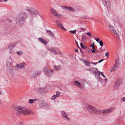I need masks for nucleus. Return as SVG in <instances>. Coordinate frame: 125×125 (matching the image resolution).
<instances>
[{
  "instance_id": "obj_1",
  "label": "nucleus",
  "mask_w": 125,
  "mask_h": 125,
  "mask_svg": "<svg viewBox=\"0 0 125 125\" xmlns=\"http://www.w3.org/2000/svg\"><path fill=\"white\" fill-rule=\"evenodd\" d=\"M27 16V14L25 12L22 11L20 13L16 19L17 24L19 25L22 24Z\"/></svg>"
},
{
  "instance_id": "obj_2",
  "label": "nucleus",
  "mask_w": 125,
  "mask_h": 125,
  "mask_svg": "<svg viewBox=\"0 0 125 125\" xmlns=\"http://www.w3.org/2000/svg\"><path fill=\"white\" fill-rule=\"evenodd\" d=\"M87 110L91 114H97L100 113V111L98 109L91 105L87 104L86 106Z\"/></svg>"
},
{
  "instance_id": "obj_3",
  "label": "nucleus",
  "mask_w": 125,
  "mask_h": 125,
  "mask_svg": "<svg viewBox=\"0 0 125 125\" xmlns=\"http://www.w3.org/2000/svg\"><path fill=\"white\" fill-rule=\"evenodd\" d=\"M16 110L18 113L23 115H28L30 113V110H27L26 108L21 106L17 107Z\"/></svg>"
},
{
  "instance_id": "obj_4",
  "label": "nucleus",
  "mask_w": 125,
  "mask_h": 125,
  "mask_svg": "<svg viewBox=\"0 0 125 125\" xmlns=\"http://www.w3.org/2000/svg\"><path fill=\"white\" fill-rule=\"evenodd\" d=\"M16 110L18 113L23 115H28L30 113V110H27L26 108L21 106L17 107Z\"/></svg>"
},
{
  "instance_id": "obj_5",
  "label": "nucleus",
  "mask_w": 125,
  "mask_h": 125,
  "mask_svg": "<svg viewBox=\"0 0 125 125\" xmlns=\"http://www.w3.org/2000/svg\"><path fill=\"white\" fill-rule=\"evenodd\" d=\"M43 71L44 74L48 77H49L51 76L53 72L52 70L50 71L48 66L44 67L43 69Z\"/></svg>"
},
{
  "instance_id": "obj_6",
  "label": "nucleus",
  "mask_w": 125,
  "mask_h": 125,
  "mask_svg": "<svg viewBox=\"0 0 125 125\" xmlns=\"http://www.w3.org/2000/svg\"><path fill=\"white\" fill-rule=\"evenodd\" d=\"M50 11L53 15L57 18H59L62 16L61 14L58 13L57 11L53 8L51 9L50 10Z\"/></svg>"
},
{
  "instance_id": "obj_7",
  "label": "nucleus",
  "mask_w": 125,
  "mask_h": 125,
  "mask_svg": "<svg viewBox=\"0 0 125 125\" xmlns=\"http://www.w3.org/2000/svg\"><path fill=\"white\" fill-rule=\"evenodd\" d=\"M12 60L11 57H9L7 59V66L9 70H10L12 68Z\"/></svg>"
},
{
  "instance_id": "obj_8",
  "label": "nucleus",
  "mask_w": 125,
  "mask_h": 125,
  "mask_svg": "<svg viewBox=\"0 0 125 125\" xmlns=\"http://www.w3.org/2000/svg\"><path fill=\"white\" fill-rule=\"evenodd\" d=\"M122 83L121 80L119 79H117L114 85V88L115 89H118Z\"/></svg>"
},
{
  "instance_id": "obj_9",
  "label": "nucleus",
  "mask_w": 125,
  "mask_h": 125,
  "mask_svg": "<svg viewBox=\"0 0 125 125\" xmlns=\"http://www.w3.org/2000/svg\"><path fill=\"white\" fill-rule=\"evenodd\" d=\"M47 89L46 86H44L42 88H39V89L38 91V92L40 93L44 94L47 93Z\"/></svg>"
},
{
  "instance_id": "obj_10",
  "label": "nucleus",
  "mask_w": 125,
  "mask_h": 125,
  "mask_svg": "<svg viewBox=\"0 0 125 125\" xmlns=\"http://www.w3.org/2000/svg\"><path fill=\"white\" fill-rule=\"evenodd\" d=\"M38 13V11L37 10L33 8H31L29 11V14H37Z\"/></svg>"
},
{
  "instance_id": "obj_11",
  "label": "nucleus",
  "mask_w": 125,
  "mask_h": 125,
  "mask_svg": "<svg viewBox=\"0 0 125 125\" xmlns=\"http://www.w3.org/2000/svg\"><path fill=\"white\" fill-rule=\"evenodd\" d=\"M103 3L104 5L108 8L110 7L111 3L110 0H105L103 1Z\"/></svg>"
},
{
  "instance_id": "obj_12",
  "label": "nucleus",
  "mask_w": 125,
  "mask_h": 125,
  "mask_svg": "<svg viewBox=\"0 0 125 125\" xmlns=\"http://www.w3.org/2000/svg\"><path fill=\"white\" fill-rule=\"evenodd\" d=\"M61 114L62 116L67 121H69L70 120V119L68 117V115L65 112L63 111H62L61 112Z\"/></svg>"
},
{
  "instance_id": "obj_13",
  "label": "nucleus",
  "mask_w": 125,
  "mask_h": 125,
  "mask_svg": "<svg viewBox=\"0 0 125 125\" xmlns=\"http://www.w3.org/2000/svg\"><path fill=\"white\" fill-rule=\"evenodd\" d=\"M25 63L23 62L19 64L16 65V68L17 69H20L23 68L25 65Z\"/></svg>"
},
{
  "instance_id": "obj_14",
  "label": "nucleus",
  "mask_w": 125,
  "mask_h": 125,
  "mask_svg": "<svg viewBox=\"0 0 125 125\" xmlns=\"http://www.w3.org/2000/svg\"><path fill=\"white\" fill-rule=\"evenodd\" d=\"M60 22H61V21H60L59 20H57L56 21V23L57 24V25L59 27H61L65 31H66V29L64 28L63 26L62 25V24L60 23Z\"/></svg>"
},
{
  "instance_id": "obj_15",
  "label": "nucleus",
  "mask_w": 125,
  "mask_h": 125,
  "mask_svg": "<svg viewBox=\"0 0 125 125\" xmlns=\"http://www.w3.org/2000/svg\"><path fill=\"white\" fill-rule=\"evenodd\" d=\"M109 29L111 32H114V33L115 34L116 33L117 34V33L115 31V30L112 26L110 25L109 27Z\"/></svg>"
},
{
  "instance_id": "obj_16",
  "label": "nucleus",
  "mask_w": 125,
  "mask_h": 125,
  "mask_svg": "<svg viewBox=\"0 0 125 125\" xmlns=\"http://www.w3.org/2000/svg\"><path fill=\"white\" fill-rule=\"evenodd\" d=\"M16 43V42L11 43L10 44L8 45V48L10 49H11L14 47L15 44Z\"/></svg>"
},
{
  "instance_id": "obj_17",
  "label": "nucleus",
  "mask_w": 125,
  "mask_h": 125,
  "mask_svg": "<svg viewBox=\"0 0 125 125\" xmlns=\"http://www.w3.org/2000/svg\"><path fill=\"white\" fill-rule=\"evenodd\" d=\"M38 40L42 42L44 44L46 45L47 44V42L43 39L40 38H38Z\"/></svg>"
},
{
  "instance_id": "obj_18",
  "label": "nucleus",
  "mask_w": 125,
  "mask_h": 125,
  "mask_svg": "<svg viewBox=\"0 0 125 125\" xmlns=\"http://www.w3.org/2000/svg\"><path fill=\"white\" fill-rule=\"evenodd\" d=\"M89 70L90 71H92L94 73H96L97 71V69L96 68L94 67H91L89 69Z\"/></svg>"
},
{
  "instance_id": "obj_19",
  "label": "nucleus",
  "mask_w": 125,
  "mask_h": 125,
  "mask_svg": "<svg viewBox=\"0 0 125 125\" xmlns=\"http://www.w3.org/2000/svg\"><path fill=\"white\" fill-rule=\"evenodd\" d=\"M46 31L51 36L54 38L55 37V35L50 30H47Z\"/></svg>"
},
{
  "instance_id": "obj_20",
  "label": "nucleus",
  "mask_w": 125,
  "mask_h": 125,
  "mask_svg": "<svg viewBox=\"0 0 125 125\" xmlns=\"http://www.w3.org/2000/svg\"><path fill=\"white\" fill-rule=\"evenodd\" d=\"M31 9V8L29 7H25L23 8V10L24 12L27 11L28 12H29L30 11V9Z\"/></svg>"
},
{
  "instance_id": "obj_21",
  "label": "nucleus",
  "mask_w": 125,
  "mask_h": 125,
  "mask_svg": "<svg viewBox=\"0 0 125 125\" xmlns=\"http://www.w3.org/2000/svg\"><path fill=\"white\" fill-rule=\"evenodd\" d=\"M60 94H56L55 95H53L51 98V99L52 100H54L57 97H58L60 96Z\"/></svg>"
},
{
  "instance_id": "obj_22",
  "label": "nucleus",
  "mask_w": 125,
  "mask_h": 125,
  "mask_svg": "<svg viewBox=\"0 0 125 125\" xmlns=\"http://www.w3.org/2000/svg\"><path fill=\"white\" fill-rule=\"evenodd\" d=\"M115 107H113L107 109L108 112V114L110 113L113 111L115 110Z\"/></svg>"
},
{
  "instance_id": "obj_23",
  "label": "nucleus",
  "mask_w": 125,
  "mask_h": 125,
  "mask_svg": "<svg viewBox=\"0 0 125 125\" xmlns=\"http://www.w3.org/2000/svg\"><path fill=\"white\" fill-rule=\"evenodd\" d=\"M49 51L54 54H56V53L55 49L54 48L49 49Z\"/></svg>"
},
{
  "instance_id": "obj_24",
  "label": "nucleus",
  "mask_w": 125,
  "mask_h": 125,
  "mask_svg": "<svg viewBox=\"0 0 125 125\" xmlns=\"http://www.w3.org/2000/svg\"><path fill=\"white\" fill-rule=\"evenodd\" d=\"M54 67L55 69H54L56 71H58L60 70L61 69V66L59 65L54 66Z\"/></svg>"
},
{
  "instance_id": "obj_25",
  "label": "nucleus",
  "mask_w": 125,
  "mask_h": 125,
  "mask_svg": "<svg viewBox=\"0 0 125 125\" xmlns=\"http://www.w3.org/2000/svg\"><path fill=\"white\" fill-rule=\"evenodd\" d=\"M118 65V64L116 62H115V65L113 66V67L112 68L111 70V71H114L115 69V67L117 66Z\"/></svg>"
},
{
  "instance_id": "obj_26",
  "label": "nucleus",
  "mask_w": 125,
  "mask_h": 125,
  "mask_svg": "<svg viewBox=\"0 0 125 125\" xmlns=\"http://www.w3.org/2000/svg\"><path fill=\"white\" fill-rule=\"evenodd\" d=\"M67 10H68L70 11L73 12L74 11V9L73 8L71 7L68 6Z\"/></svg>"
},
{
  "instance_id": "obj_27",
  "label": "nucleus",
  "mask_w": 125,
  "mask_h": 125,
  "mask_svg": "<svg viewBox=\"0 0 125 125\" xmlns=\"http://www.w3.org/2000/svg\"><path fill=\"white\" fill-rule=\"evenodd\" d=\"M83 62L87 66H90V62L88 61H84Z\"/></svg>"
},
{
  "instance_id": "obj_28",
  "label": "nucleus",
  "mask_w": 125,
  "mask_h": 125,
  "mask_svg": "<svg viewBox=\"0 0 125 125\" xmlns=\"http://www.w3.org/2000/svg\"><path fill=\"white\" fill-rule=\"evenodd\" d=\"M80 45L82 48L83 49H86V47L84 46L82 43H80Z\"/></svg>"
},
{
  "instance_id": "obj_29",
  "label": "nucleus",
  "mask_w": 125,
  "mask_h": 125,
  "mask_svg": "<svg viewBox=\"0 0 125 125\" xmlns=\"http://www.w3.org/2000/svg\"><path fill=\"white\" fill-rule=\"evenodd\" d=\"M79 87L82 89H84V84H82L80 85Z\"/></svg>"
},
{
  "instance_id": "obj_30",
  "label": "nucleus",
  "mask_w": 125,
  "mask_h": 125,
  "mask_svg": "<svg viewBox=\"0 0 125 125\" xmlns=\"http://www.w3.org/2000/svg\"><path fill=\"white\" fill-rule=\"evenodd\" d=\"M34 102L33 99H30L29 100V102L31 104H32Z\"/></svg>"
},
{
  "instance_id": "obj_31",
  "label": "nucleus",
  "mask_w": 125,
  "mask_h": 125,
  "mask_svg": "<svg viewBox=\"0 0 125 125\" xmlns=\"http://www.w3.org/2000/svg\"><path fill=\"white\" fill-rule=\"evenodd\" d=\"M98 73H99L100 74H101L102 76H103L104 78H105V75L103 74V73L102 72H100V71H97Z\"/></svg>"
},
{
  "instance_id": "obj_32",
  "label": "nucleus",
  "mask_w": 125,
  "mask_h": 125,
  "mask_svg": "<svg viewBox=\"0 0 125 125\" xmlns=\"http://www.w3.org/2000/svg\"><path fill=\"white\" fill-rule=\"evenodd\" d=\"M103 113L104 114H108V112L107 109L102 110Z\"/></svg>"
},
{
  "instance_id": "obj_33",
  "label": "nucleus",
  "mask_w": 125,
  "mask_h": 125,
  "mask_svg": "<svg viewBox=\"0 0 125 125\" xmlns=\"http://www.w3.org/2000/svg\"><path fill=\"white\" fill-rule=\"evenodd\" d=\"M100 44V45L103 46V42L102 40H100V41L98 42Z\"/></svg>"
},
{
  "instance_id": "obj_34",
  "label": "nucleus",
  "mask_w": 125,
  "mask_h": 125,
  "mask_svg": "<svg viewBox=\"0 0 125 125\" xmlns=\"http://www.w3.org/2000/svg\"><path fill=\"white\" fill-rule=\"evenodd\" d=\"M35 73L36 74V75H37L41 73V72L40 71H36Z\"/></svg>"
},
{
  "instance_id": "obj_35",
  "label": "nucleus",
  "mask_w": 125,
  "mask_h": 125,
  "mask_svg": "<svg viewBox=\"0 0 125 125\" xmlns=\"http://www.w3.org/2000/svg\"><path fill=\"white\" fill-rule=\"evenodd\" d=\"M57 53L58 54L62 55H63V53L61 52L60 51H58L57 52Z\"/></svg>"
},
{
  "instance_id": "obj_36",
  "label": "nucleus",
  "mask_w": 125,
  "mask_h": 125,
  "mask_svg": "<svg viewBox=\"0 0 125 125\" xmlns=\"http://www.w3.org/2000/svg\"><path fill=\"white\" fill-rule=\"evenodd\" d=\"M82 18H83L85 19H89V18H88L86 16V15H83V16Z\"/></svg>"
},
{
  "instance_id": "obj_37",
  "label": "nucleus",
  "mask_w": 125,
  "mask_h": 125,
  "mask_svg": "<svg viewBox=\"0 0 125 125\" xmlns=\"http://www.w3.org/2000/svg\"><path fill=\"white\" fill-rule=\"evenodd\" d=\"M61 7L63 8H62L63 9L67 10L68 6H61Z\"/></svg>"
},
{
  "instance_id": "obj_38",
  "label": "nucleus",
  "mask_w": 125,
  "mask_h": 125,
  "mask_svg": "<svg viewBox=\"0 0 125 125\" xmlns=\"http://www.w3.org/2000/svg\"><path fill=\"white\" fill-rule=\"evenodd\" d=\"M82 38L83 40H85L86 38V36L85 34H83V35L82 37Z\"/></svg>"
},
{
  "instance_id": "obj_39",
  "label": "nucleus",
  "mask_w": 125,
  "mask_h": 125,
  "mask_svg": "<svg viewBox=\"0 0 125 125\" xmlns=\"http://www.w3.org/2000/svg\"><path fill=\"white\" fill-rule=\"evenodd\" d=\"M109 55V53L108 52H106L105 53V55L107 57H108Z\"/></svg>"
},
{
  "instance_id": "obj_40",
  "label": "nucleus",
  "mask_w": 125,
  "mask_h": 125,
  "mask_svg": "<svg viewBox=\"0 0 125 125\" xmlns=\"http://www.w3.org/2000/svg\"><path fill=\"white\" fill-rule=\"evenodd\" d=\"M74 82L75 83L77 84L78 85V86L79 87V86H80V83L79 82H77V81H74Z\"/></svg>"
},
{
  "instance_id": "obj_41",
  "label": "nucleus",
  "mask_w": 125,
  "mask_h": 125,
  "mask_svg": "<svg viewBox=\"0 0 125 125\" xmlns=\"http://www.w3.org/2000/svg\"><path fill=\"white\" fill-rule=\"evenodd\" d=\"M70 32L72 34H74L76 32V30L74 31H70Z\"/></svg>"
},
{
  "instance_id": "obj_42",
  "label": "nucleus",
  "mask_w": 125,
  "mask_h": 125,
  "mask_svg": "<svg viewBox=\"0 0 125 125\" xmlns=\"http://www.w3.org/2000/svg\"><path fill=\"white\" fill-rule=\"evenodd\" d=\"M36 76V75L35 73L32 74L31 75V77H32L33 78L35 77Z\"/></svg>"
},
{
  "instance_id": "obj_43",
  "label": "nucleus",
  "mask_w": 125,
  "mask_h": 125,
  "mask_svg": "<svg viewBox=\"0 0 125 125\" xmlns=\"http://www.w3.org/2000/svg\"><path fill=\"white\" fill-rule=\"evenodd\" d=\"M75 43L77 45V47L79 48H80V47H79V46L78 45V42L76 41V40H75Z\"/></svg>"
},
{
  "instance_id": "obj_44",
  "label": "nucleus",
  "mask_w": 125,
  "mask_h": 125,
  "mask_svg": "<svg viewBox=\"0 0 125 125\" xmlns=\"http://www.w3.org/2000/svg\"><path fill=\"white\" fill-rule=\"evenodd\" d=\"M95 73L96 76H97V77H99V76L100 75V74H99L96 73Z\"/></svg>"
},
{
  "instance_id": "obj_45",
  "label": "nucleus",
  "mask_w": 125,
  "mask_h": 125,
  "mask_svg": "<svg viewBox=\"0 0 125 125\" xmlns=\"http://www.w3.org/2000/svg\"><path fill=\"white\" fill-rule=\"evenodd\" d=\"M96 51V49H95V50L93 49V50H92L91 51L93 53H95V51Z\"/></svg>"
},
{
  "instance_id": "obj_46",
  "label": "nucleus",
  "mask_w": 125,
  "mask_h": 125,
  "mask_svg": "<svg viewBox=\"0 0 125 125\" xmlns=\"http://www.w3.org/2000/svg\"><path fill=\"white\" fill-rule=\"evenodd\" d=\"M17 54H18L19 55H20L21 54V52H17Z\"/></svg>"
},
{
  "instance_id": "obj_47",
  "label": "nucleus",
  "mask_w": 125,
  "mask_h": 125,
  "mask_svg": "<svg viewBox=\"0 0 125 125\" xmlns=\"http://www.w3.org/2000/svg\"><path fill=\"white\" fill-rule=\"evenodd\" d=\"M86 34L89 36H91V34L90 33H89V32H88L87 33H86Z\"/></svg>"
},
{
  "instance_id": "obj_48",
  "label": "nucleus",
  "mask_w": 125,
  "mask_h": 125,
  "mask_svg": "<svg viewBox=\"0 0 125 125\" xmlns=\"http://www.w3.org/2000/svg\"><path fill=\"white\" fill-rule=\"evenodd\" d=\"M101 52V50H96V51L95 53H97V52Z\"/></svg>"
},
{
  "instance_id": "obj_49",
  "label": "nucleus",
  "mask_w": 125,
  "mask_h": 125,
  "mask_svg": "<svg viewBox=\"0 0 125 125\" xmlns=\"http://www.w3.org/2000/svg\"><path fill=\"white\" fill-rule=\"evenodd\" d=\"M103 59H101V60H100L98 62L99 63H100L101 62H102L103 61Z\"/></svg>"
},
{
  "instance_id": "obj_50",
  "label": "nucleus",
  "mask_w": 125,
  "mask_h": 125,
  "mask_svg": "<svg viewBox=\"0 0 125 125\" xmlns=\"http://www.w3.org/2000/svg\"><path fill=\"white\" fill-rule=\"evenodd\" d=\"M94 46H94V42L93 43H92V45H91V46H90V47H94Z\"/></svg>"
},
{
  "instance_id": "obj_51",
  "label": "nucleus",
  "mask_w": 125,
  "mask_h": 125,
  "mask_svg": "<svg viewBox=\"0 0 125 125\" xmlns=\"http://www.w3.org/2000/svg\"><path fill=\"white\" fill-rule=\"evenodd\" d=\"M96 40L97 42H99V41L100 40L98 38H97L96 39Z\"/></svg>"
},
{
  "instance_id": "obj_52",
  "label": "nucleus",
  "mask_w": 125,
  "mask_h": 125,
  "mask_svg": "<svg viewBox=\"0 0 125 125\" xmlns=\"http://www.w3.org/2000/svg\"><path fill=\"white\" fill-rule=\"evenodd\" d=\"M121 100H122L123 101L125 102V97L121 99Z\"/></svg>"
},
{
  "instance_id": "obj_53",
  "label": "nucleus",
  "mask_w": 125,
  "mask_h": 125,
  "mask_svg": "<svg viewBox=\"0 0 125 125\" xmlns=\"http://www.w3.org/2000/svg\"><path fill=\"white\" fill-rule=\"evenodd\" d=\"M92 64H93L94 65H96L97 64V63L96 62H92L91 63Z\"/></svg>"
},
{
  "instance_id": "obj_54",
  "label": "nucleus",
  "mask_w": 125,
  "mask_h": 125,
  "mask_svg": "<svg viewBox=\"0 0 125 125\" xmlns=\"http://www.w3.org/2000/svg\"><path fill=\"white\" fill-rule=\"evenodd\" d=\"M75 51L76 52H78V49H76L75 50Z\"/></svg>"
},
{
  "instance_id": "obj_55",
  "label": "nucleus",
  "mask_w": 125,
  "mask_h": 125,
  "mask_svg": "<svg viewBox=\"0 0 125 125\" xmlns=\"http://www.w3.org/2000/svg\"><path fill=\"white\" fill-rule=\"evenodd\" d=\"M56 94H60V93L59 92L57 91V92H56Z\"/></svg>"
},
{
  "instance_id": "obj_56",
  "label": "nucleus",
  "mask_w": 125,
  "mask_h": 125,
  "mask_svg": "<svg viewBox=\"0 0 125 125\" xmlns=\"http://www.w3.org/2000/svg\"><path fill=\"white\" fill-rule=\"evenodd\" d=\"M23 123H20L19 124V125H23Z\"/></svg>"
},
{
  "instance_id": "obj_57",
  "label": "nucleus",
  "mask_w": 125,
  "mask_h": 125,
  "mask_svg": "<svg viewBox=\"0 0 125 125\" xmlns=\"http://www.w3.org/2000/svg\"><path fill=\"white\" fill-rule=\"evenodd\" d=\"M81 29L82 30H85V29H84V28H81Z\"/></svg>"
},
{
  "instance_id": "obj_58",
  "label": "nucleus",
  "mask_w": 125,
  "mask_h": 125,
  "mask_svg": "<svg viewBox=\"0 0 125 125\" xmlns=\"http://www.w3.org/2000/svg\"><path fill=\"white\" fill-rule=\"evenodd\" d=\"M2 104L1 101L0 100V105H1Z\"/></svg>"
},
{
  "instance_id": "obj_59",
  "label": "nucleus",
  "mask_w": 125,
  "mask_h": 125,
  "mask_svg": "<svg viewBox=\"0 0 125 125\" xmlns=\"http://www.w3.org/2000/svg\"><path fill=\"white\" fill-rule=\"evenodd\" d=\"M94 47L95 46L93 47H92V49H95Z\"/></svg>"
},
{
  "instance_id": "obj_60",
  "label": "nucleus",
  "mask_w": 125,
  "mask_h": 125,
  "mask_svg": "<svg viewBox=\"0 0 125 125\" xmlns=\"http://www.w3.org/2000/svg\"><path fill=\"white\" fill-rule=\"evenodd\" d=\"M33 100H34V101H37V99H35L34 100L33 99Z\"/></svg>"
},
{
  "instance_id": "obj_61",
  "label": "nucleus",
  "mask_w": 125,
  "mask_h": 125,
  "mask_svg": "<svg viewBox=\"0 0 125 125\" xmlns=\"http://www.w3.org/2000/svg\"><path fill=\"white\" fill-rule=\"evenodd\" d=\"M9 21H10V22H12V20H10Z\"/></svg>"
},
{
  "instance_id": "obj_62",
  "label": "nucleus",
  "mask_w": 125,
  "mask_h": 125,
  "mask_svg": "<svg viewBox=\"0 0 125 125\" xmlns=\"http://www.w3.org/2000/svg\"><path fill=\"white\" fill-rule=\"evenodd\" d=\"M104 80L105 81H107V79L106 78L105 79H104Z\"/></svg>"
},
{
  "instance_id": "obj_63",
  "label": "nucleus",
  "mask_w": 125,
  "mask_h": 125,
  "mask_svg": "<svg viewBox=\"0 0 125 125\" xmlns=\"http://www.w3.org/2000/svg\"><path fill=\"white\" fill-rule=\"evenodd\" d=\"M2 93V91H0V94H1Z\"/></svg>"
},
{
  "instance_id": "obj_64",
  "label": "nucleus",
  "mask_w": 125,
  "mask_h": 125,
  "mask_svg": "<svg viewBox=\"0 0 125 125\" xmlns=\"http://www.w3.org/2000/svg\"><path fill=\"white\" fill-rule=\"evenodd\" d=\"M2 0H0V2H1Z\"/></svg>"
}]
</instances>
